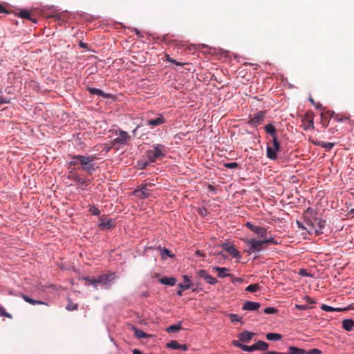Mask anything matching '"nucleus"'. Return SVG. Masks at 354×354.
<instances>
[{
    "mask_svg": "<svg viewBox=\"0 0 354 354\" xmlns=\"http://www.w3.org/2000/svg\"><path fill=\"white\" fill-rule=\"evenodd\" d=\"M115 279L114 272L103 274L97 278H90L88 277H83V280L86 281V285H93L95 289L97 290V285L100 284L104 288H109Z\"/></svg>",
    "mask_w": 354,
    "mask_h": 354,
    "instance_id": "1",
    "label": "nucleus"
},
{
    "mask_svg": "<svg viewBox=\"0 0 354 354\" xmlns=\"http://www.w3.org/2000/svg\"><path fill=\"white\" fill-rule=\"evenodd\" d=\"M71 161L68 162L69 165L76 166L80 164L82 166V169L86 172L91 174L95 170L92 162L95 159V155L84 156L81 155H70Z\"/></svg>",
    "mask_w": 354,
    "mask_h": 354,
    "instance_id": "2",
    "label": "nucleus"
},
{
    "mask_svg": "<svg viewBox=\"0 0 354 354\" xmlns=\"http://www.w3.org/2000/svg\"><path fill=\"white\" fill-rule=\"evenodd\" d=\"M167 152V149L165 145H154L152 149H149L146 152V156L148 162L144 164V167H146L149 162H153L159 158L165 156Z\"/></svg>",
    "mask_w": 354,
    "mask_h": 354,
    "instance_id": "3",
    "label": "nucleus"
},
{
    "mask_svg": "<svg viewBox=\"0 0 354 354\" xmlns=\"http://www.w3.org/2000/svg\"><path fill=\"white\" fill-rule=\"evenodd\" d=\"M250 246L247 252L251 254L254 252H259L264 247V244L261 240H256L255 239H247L245 241Z\"/></svg>",
    "mask_w": 354,
    "mask_h": 354,
    "instance_id": "4",
    "label": "nucleus"
},
{
    "mask_svg": "<svg viewBox=\"0 0 354 354\" xmlns=\"http://www.w3.org/2000/svg\"><path fill=\"white\" fill-rule=\"evenodd\" d=\"M245 226L253 232L259 239H263L268 234L267 229L263 227L253 225L250 222H247Z\"/></svg>",
    "mask_w": 354,
    "mask_h": 354,
    "instance_id": "5",
    "label": "nucleus"
},
{
    "mask_svg": "<svg viewBox=\"0 0 354 354\" xmlns=\"http://www.w3.org/2000/svg\"><path fill=\"white\" fill-rule=\"evenodd\" d=\"M280 149V144L277 138L272 140V146L267 147V156L271 160H275L277 157V152Z\"/></svg>",
    "mask_w": 354,
    "mask_h": 354,
    "instance_id": "6",
    "label": "nucleus"
},
{
    "mask_svg": "<svg viewBox=\"0 0 354 354\" xmlns=\"http://www.w3.org/2000/svg\"><path fill=\"white\" fill-rule=\"evenodd\" d=\"M130 139L131 136L127 132L120 130L118 136L111 142V147H115L118 144L124 145H126Z\"/></svg>",
    "mask_w": 354,
    "mask_h": 354,
    "instance_id": "7",
    "label": "nucleus"
},
{
    "mask_svg": "<svg viewBox=\"0 0 354 354\" xmlns=\"http://www.w3.org/2000/svg\"><path fill=\"white\" fill-rule=\"evenodd\" d=\"M266 117V111H261L255 113L253 116H250L248 124L253 127H257L261 124Z\"/></svg>",
    "mask_w": 354,
    "mask_h": 354,
    "instance_id": "8",
    "label": "nucleus"
},
{
    "mask_svg": "<svg viewBox=\"0 0 354 354\" xmlns=\"http://www.w3.org/2000/svg\"><path fill=\"white\" fill-rule=\"evenodd\" d=\"M153 187V185H144L140 189L135 190L134 193L136 196L140 198H148L151 196L152 189L151 187Z\"/></svg>",
    "mask_w": 354,
    "mask_h": 354,
    "instance_id": "9",
    "label": "nucleus"
},
{
    "mask_svg": "<svg viewBox=\"0 0 354 354\" xmlns=\"http://www.w3.org/2000/svg\"><path fill=\"white\" fill-rule=\"evenodd\" d=\"M326 115L331 117L337 122L350 120V118L348 115L335 113L333 111H327L321 113V117H322L323 119L325 118Z\"/></svg>",
    "mask_w": 354,
    "mask_h": 354,
    "instance_id": "10",
    "label": "nucleus"
},
{
    "mask_svg": "<svg viewBox=\"0 0 354 354\" xmlns=\"http://www.w3.org/2000/svg\"><path fill=\"white\" fill-rule=\"evenodd\" d=\"M309 223L317 234H319L323 232L322 230L324 229L325 225V221L315 218L313 221L310 220Z\"/></svg>",
    "mask_w": 354,
    "mask_h": 354,
    "instance_id": "11",
    "label": "nucleus"
},
{
    "mask_svg": "<svg viewBox=\"0 0 354 354\" xmlns=\"http://www.w3.org/2000/svg\"><path fill=\"white\" fill-rule=\"evenodd\" d=\"M197 274L203 278L209 284L214 285L217 283V280L209 275L206 270H201L197 272Z\"/></svg>",
    "mask_w": 354,
    "mask_h": 354,
    "instance_id": "12",
    "label": "nucleus"
},
{
    "mask_svg": "<svg viewBox=\"0 0 354 354\" xmlns=\"http://www.w3.org/2000/svg\"><path fill=\"white\" fill-rule=\"evenodd\" d=\"M261 304L258 302L248 301L243 304L242 309L244 310L254 311L258 310Z\"/></svg>",
    "mask_w": 354,
    "mask_h": 354,
    "instance_id": "13",
    "label": "nucleus"
},
{
    "mask_svg": "<svg viewBox=\"0 0 354 354\" xmlns=\"http://www.w3.org/2000/svg\"><path fill=\"white\" fill-rule=\"evenodd\" d=\"M183 278H184L185 283L184 284L183 283L178 284L180 290L177 292V295L179 296L183 295V290H187V289L190 288L192 286V284L190 283L189 277L186 275H184Z\"/></svg>",
    "mask_w": 354,
    "mask_h": 354,
    "instance_id": "14",
    "label": "nucleus"
},
{
    "mask_svg": "<svg viewBox=\"0 0 354 354\" xmlns=\"http://www.w3.org/2000/svg\"><path fill=\"white\" fill-rule=\"evenodd\" d=\"M167 347L174 350L187 351L188 349L186 344H180L175 340L170 341L167 344Z\"/></svg>",
    "mask_w": 354,
    "mask_h": 354,
    "instance_id": "15",
    "label": "nucleus"
},
{
    "mask_svg": "<svg viewBox=\"0 0 354 354\" xmlns=\"http://www.w3.org/2000/svg\"><path fill=\"white\" fill-rule=\"evenodd\" d=\"M165 122V119L162 116H160L155 119L148 120L147 124L151 127H157Z\"/></svg>",
    "mask_w": 354,
    "mask_h": 354,
    "instance_id": "16",
    "label": "nucleus"
},
{
    "mask_svg": "<svg viewBox=\"0 0 354 354\" xmlns=\"http://www.w3.org/2000/svg\"><path fill=\"white\" fill-rule=\"evenodd\" d=\"M254 333L249 331H243L240 333L239 337L241 342H248L254 336Z\"/></svg>",
    "mask_w": 354,
    "mask_h": 354,
    "instance_id": "17",
    "label": "nucleus"
},
{
    "mask_svg": "<svg viewBox=\"0 0 354 354\" xmlns=\"http://www.w3.org/2000/svg\"><path fill=\"white\" fill-rule=\"evenodd\" d=\"M213 270L217 272L218 276L221 278H224L225 277H232L231 274L227 273L229 270L226 268L214 267Z\"/></svg>",
    "mask_w": 354,
    "mask_h": 354,
    "instance_id": "18",
    "label": "nucleus"
},
{
    "mask_svg": "<svg viewBox=\"0 0 354 354\" xmlns=\"http://www.w3.org/2000/svg\"><path fill=\"white\" fill-rule=\"evenodd\" d=\"M313 143L316 146L326 149L327 151H330L335 145L333 142H325L319 140H314Z\"/></svg>",
    "mask_w": 354,
    "mask_h": 354,
    "instance_id": "19",
    "label": "nucleus"
},
{
    "mask_svg": "<svg viewBox=\"0 0 354 354\" xmlns=\"http://www.w3.org/2000/svg\"><path fill=\"white\" fill-rule=\"evenodd\" d=\"M159 281L164 285H168L170 286H174L176 283V278L171 277H165L159 279Z\"/></svg>",
    "mask_w": 354,
    "mask_h": 354,
    "instance_id": "20",
    "label": "nucleus"
},
{
    "mask_svg": "<svg viewBox=\"0 0 354 354\" xmlns=\"http://www.w3.org/2000/svg\"><path fill=\"white\" fill-rule=\"evenodd\" d=\"M87 90L88 91L89 93L91 95H97L99 96H102L105 98L109 97V94L105 93L103 91L98 89V88L88 87Z\"/></svg>",
    "mask_w": 354,
    "mask_h": 354,
    "instance_id": "21",
    "label": "nucleus"
},
{
    "mask_svg": "<svg viewBox=\"0 0 354 354\" xmlns=\"http://www.w3.org/2000/svg\"><path fill=\"white\" fill-rule=\"evenodd\" d=\"M224 250L228 252L234 258L241 257L240 252L233 245L225 246L224 248Z\"/></svg>",
    "mask_w": 354,
    "mask_h": 354,
    "instance_id": "22",
    "label": "nucleus"
},
{
    "mask_svg": "<svg viewBox=\"0 0 354 354\" xmlns=\"http://www.w3.org/2000/svg\"><path fill=\"white\" fill-rule=\"evenodd\" d=\"M342 327L347 331H351L354 327V321L351 319H344L342 322Z\"/></svg>",
    "mask_w": 354,
    "mask_h": 354,
    "instance_id": "23",
    "label": "nucleus"
},
{
    "mask_svg": "<svg viewBox=\"0 0 354 354\" xmlns=\"http://www.w3.org/2000/svg\"><path fill=\"white\" fill-rule=\"evenodd\" d=\"M18 16L22 19H27L33 23H37V19L33 18L28 10H21L18 14Z\"/></svg>",
    "mask_w": 354,
    "mask_h": 354,
    "instance_id": "24",
    "label": "nucleus"
},
{
    "mask_svg": "<svg viewBox=\"0 0 354 354\" xmlns=\"http://www.w3.org/2000/svg\"><path fill=\"white\" fill-rule=\"evenodd\" d=\"M100 225L103 228L110 229L113 226V222L110 218H102Z\"/></svg>",
    "mask_w": 354,
    "mask_h": 354,
    "instance_id": "25",
    "label": "nucleus"
},
{
    "mask_svg": "<svg viewBox=\"0 0 354 354\" xmlns=\"http://www.w3.org/2000/svg\"><path fill=\"white\" fill-rule=\"evenodd\" d=\"M306 118L307 120L306 124H304V129L307 130L308 129H314L313 118L310 114H306Z\"/></svg>",
    "mask_w": 354,
    "mask_h": 354,
    "instance_id": "26",
    "label": "nucleus"
},
{
    "mask_svg": "<svg viewBox=\"0 0 354 354\" xmlns=\"http://www.w3.org/2000/svg\"><path fill=\"white\" fill-rule=\"evenodd\" d=\"M287 354H306V351L303 348L291 346L288 347V352Z\"/></svg>",
    "mask_w": 354,
    "mask_h": 354,
    "instance_id": "27",
    "label": "nucleus"
},
{
    "mask_svg": "<svg viewBox=\"0 0 354 354\" xmlns=\"http://www.w3.org/2000/svg\"><path fill=\"white\" fill-rule=\"evenodd\" d=\"M265 131L266 133L271 135V136L274 139V138H277L276 135V129L274 126H273L272 124H268L265 127Z\"/></svg>",
    "mask_w": 354,
    "mask_h": 354,
    "instance_id": "28",
    "label": "nucleus"
},
{
    "mask_svg": "<svg viewBox=\"0 0 354 354\" xmlns=\"http://www.w3.org/2000/svg\"><path fill=\"white\" fill-rule=\"evenodd\" d=\"M255 346H256V350H259V351H266L268 348V343L263 342V341H258L256 344H255Z\"/></svg>",
    "mask_w": 354,
    "mask_h": 354,
    "instance_id": "29",
    "label": "nucleus"
},
{
    "mask_svg": "<svg viewBox=\"0 0 354 354\" xmlns=\"http://www.w3.org/2000/svg\"><path fill=\"white\" fill-rule=\"evenodd\" d=\"M266 338L270 341H278L282 338V335L279 333H269L266 335Z\"/></svg>",
    "mask_w": 354,
    "mask_h": 354,
    "instance_id": "30",
    "label": "nucleus"
},
{
    "mask_svg": "<svg viewBox=\"0 0 354 354\" xmlns=\"http://www.w3.org/2000/svg\"><path fill=\"white\" fill-rule=\"evenodd\" d=\"M262 241L264 244V246L267 245L268 244H272V245H277L278 244V242L272 236H270L268 237L267 235L266 236V238H263V239H262Z\"/></svg>",
    "mask_w": 354,
    "mask_h": 354,
    "instance_id": "31",
    "label": "nucleus"
},
{
    "mask_svg": "<svg viewBox=\"0 0 354 354\" xmlns=\"http://www.w3.org/2000/svg\"><path fill=\"white\" fill-rule=\"evenodd\" d=\"M321 309L324 311H327V312H333V311L340 312V311L344 310L342 308H335L333 307H331V306L326 305V304H322L321 306Z\"/></svg>",
    "mask_w": 354,
    "mask_h": 354,
    "instance_id": "32",
    "label": "nucleus"
},
{
    "mask_svg": "<svg viewBox=\"0 0 354 354\" xmlns=\"http://www.w3.org/2000/svg\"><path fill=\"white\" fill-rule=\"evenodd\" d=\"M260 288L261 287L259 283L250 284L245 288V290L251 292H255L259 290Z\"/></svg>",
    "mask_w": 354,
    "mask_h": 354,
    "instance_id": "33",
    "label": "nucleus"
},
{
    "mask_svg": "<svg viewBox=\"0 0 354 354\" xmlns=\"http://www.w3.org/2000/svg\"><path fill=\"white\" fill-rule=\"evenodd\" d=\"M182 328L181 324H176V325H171L169 327H168L166 330L168 333H175L178 330H180Z\"/></svg>",
    "mask_w": 354,
    "mask_h": 354,
    "instance_id": "34",
    "label": "nucleus"
},
{
    "mask_svg": "<svg viewBox=\"0 0 354 354\" xmlns=\"http://www.w3.org/2000/svg\"><path fill=\"white\" fill-rule=\"evenodd\" d=\"M133 329L135 333V336L138 338L142 339V338H145L147 336V335L142 330H140L135 327H133Z\"/></svg>",
    "mask_w": 354,
    "mask_h": 354,
    "instance_id": "35",
    "label": "nucleus"
},
{
    "mask_svg": "<svg viewBox=\"0 0 354 354\" xmlns=\"http://www.w3.org/2000/svg\"><path fill=\"white\" fill-rule=\"evenodd\" d=\"M11 101L10 97H6L3 91H0V104H8Z\"/></svg>",
    "mask_w": 354,
    "mask_h": 354,
    "instance_id": "36",
    "label": "nucleus"
},
{
    "mask_svg": "<svg viewBox=\"0 0 354 354\" xmlns=\"http://www.w3.org/2000/svg\"><path fill=\"white\" fill-rule=\"evenodd\" d=\"M0 316L1 317H6L9 319H12V316L11 314L7 313L5 310V308L0 305Z\"/></svg>",
    "mask_w": 354,
    "mask_h": 354,
    "instance_id": "37",
    "label": "nucleus"
},
{
    "mask_svg": "<svg viewBox=\"0 0 354 354\" xmlns=\"http://www.w3.org/2000/svg\"><path fill=\"white\" fill-rule=\"evenodd\" d=\"M243 351H248V352H252V351H257L256 350V346H255V344L252 345V346H247V345H243Z\"/></svg>",
    "mask_w": 354,
    "mask_h": 354,
    "instance_id": "38",
    "label": "nucleus"
},
{
    "mask_svg": "<svg viewBox=\"0 0 354 354\" xmlns=\"http://www.w3.org/2000/svg\"><path fill=\"white\" fill-rule=\"evenodd\" d=\"M77 308H78V305L77 304H73L71 302L68 303V305L66 307V308L68 310H77Z\"/></svg>",
    "mask_w": 354,
    "mask_h": 354,
    "instance_id": "39",
    "label": "nucleus"
},
{
    "mask_svg": "<svg viewBox=\"0 0 354 354\" xmlns=\"http://www.w3.org/2000/svg\"><path fill=\"white\" fill-rule=\"evenodd\" d=\"M277 310L273 307H267L264 309V313L266 314H275Z\"/></svg>",
    "mask_w": 354,
    "mask_h": 354,
    "instance_id": "40",
    "label": "nucleus"
},
{
    "mask_svg": "<svg viewBox=\"0 0 354 354\" xmlns=\"http://www.w3.org/2000/svg\"><path fill=\"white\" fill-rule=\"evenodd\" d=\"M229 317L232 322H240L241 320V317H239L236 314H230Z\"/></svg>",
    "mask_w": 354,
    "mask_h": 354,
    "instance_id": "41",
    "label": "nucleus"
},
{
    "mask_svg": "<svg viewBox=\"0 0 354 354\" xmlns=\"http://www.w3.org/2000/svg\"><path fill=\"white\" fill-rule=\"evenodd\" d=\"M89 212L93 215H100V209L95 206H93L89 209Z\"/></svg>",
    "mask_w": 354,
    "mask_h": 354,
    "instance_id": "42",
    "label": "nucleus"
},
{
    "mask_svg": "<svg viewBox=\"0 0 354 354\" xmlns=\"http://www.w3.org/2000/svg\"><path fill=\"white\" fill-rule=\"evenodd\" d=\"M322 352L318 348H313L308 351H306V354H322Z\"/></svg>",
    "mask_w": 354,
    "mask_h": 354,
    "instance_id": "43",
    "label": "nucleus"
},
{
    "mask_svg": "<svg viewBox=\"0 0 354 354\" xmlns=\"http://www.w3.org/2000/svg\"><path fill=\"white\" fill-rule=\"evenodd\" d=\"M28 303H29V304H30L32 305H36V304H45V305H46V304L43 302V301L35 300V299H31V298H30V299L28 300Z\"/></svg>",
    "mask_w": 354,
    "mask_h": 354,
    "instance_id": "44",
    "label": "nucleus"
},
{
    "mask_svg": "<svg viewBox=\"0 0 354 354\" xmlns=\"http://www.w3.org/2000/svg\"><path fill=\"white\" fill-rule=\"evenodd\" d=\"M76 182L78 185H84V186H86L87 185V182L86 180L82 178H76Z\"/></svg>",
    "mask_w": 354,
    "mask_h": 354,
    "instance_id": "45",
    "label": "nucleus"
},
{
    "mask_svg": "<svg viewBox=\"0 0 354 354\" xmlns=\"http://www.w3.org/2000/svg\"><path fill=\"white\" fill-rule=\"evenodd\" d=\"M225 167L229 169H234L238 167V163L236 162H228L225 164Z\"/></svg>",
    "mask_w": 354,
    "mask_h": 354,
    "instance_id": "46",
    "label": "nucleus"
},
{
    "mask_svg": "<svg viewBox=\"0 0 354 354\" xmlns=\"http://www.w3.org/2000/svg\"><path fill=\"white\" fill-rule=\"evenodd\" d=\"M232 344L236 346V347H238L241 349L243 350V345L242 343H241L239 341H237V340H233Z\"/></svg>",
    "mask_w": 354,
    "mask_h": 354,
    "instance_id": "47",
    "label": "nucleus"
},
{
    "mask_svg": "<svg viewBox=\"0 0 354 354\" xmlns=\"http://www.w3.org/2000/svg\"><path fill=\"white\" fill-rule=\"evenodd\" d=\"M329 118H331V117L330 116H327L326 115L325 118H322V122L323 124V125H324L325 127H327L328 125V123H329Z\"/></svg>",
    "mask_w": 354,
    "mask_h": 354,
    "instance_id": "48",
    "label": "nucleus"
},
{
    "mask_svg": "<svg viewBox=\"0 0 354 354\" xmlns=\"http://www.w3.org/2000/svg\"><path fill=\"white\" fill-rule=\"evenodd\" d=\"M295 308L297 309V310H306L308 308H309V307L306 305H299V304H296L295 305Z\"/></svg>",
    "mask_w": 354,
    "mask_h": 354,
    "instance_id": "49",
    "label": "nucleus"
},
{
    "mask_svg": "<svg viewBox=\"0 0 354 354\" xmlns=\"http://www.w3.org/2000/svg\"><path fill=\"white\" fill-rule=\"evenodd\" d=\"M161 254L162 256L167 255L169 257H171V255L170 254V251L166 248L161 250Z\"/></svg>",
    "mask_w": 354,
    "mask_h": 354,
    "instance_id": "50",
    "label": "nucleus"
},
{
    "mask_svg": "<svg viewBox=\"0 0 354 354\" xmlns=\"http://www.w3.org/2000/svg\"><path fill=\"white\" fill-rule=\"evenodd\" d=\"M0 13H6L10 14L11 13L10 11L8 10L6 8H5L1 3H0Z\"/></svg>",
    "mask_w": 354,
    "mask_h": 354,
    "instance_id": "51",
    "label": "nucleus"
},
{
    "mask_svg": "<svg viewBox=\"0 0 354 354\" xmlns=\"http://www.w3.org/2000/svg\"><path fill=\"white\" fill-rule=\"evenodd\" d=\"M263 354H287V353H279L277 351H267Z\"/></svg>",
    "mask_w": 354,
    "mask_h": 354,
    "instance_id": "52",
    "label": "nucleus"
},
{
    "mask_svg": "<svg viewBox=\"0 0 354 354\" xmlns=\"http://www.w3.org/2000/svg\"><path fill=\"white\" fill-rule=\"evenodd\" d=\"M314 106L317 109H323L322 104L319 102L315 103Z\"/></svg>",
    "mask_w": 354,
    "mask_h": 354,
    "instance_id": "53",
    "label": "nucleus"
},
{
    "mask_svg": "<svg viewBox=\"0 0 354 354\" xmlns=\"http://www.w3.org/2000/svg\"><path fill=\"white\" fill-rule=\"evenodd\" d=\"M305 299H306V301H308L310 304H314L315 303L314 301L310 297H309L308 296H306L305 297Z\"/></svg>",
    "mask_w": 354,
    "mask_h": 354,
    "instance_id": "54",
    "label": "nucleus"
},
{
    "mask_svg": "<svg viewBox=\"0 0 354 354\" xmlns=\"http://www.w3.org/2000/svg\"><path fill=\"white\" fill-rule=\"evenodd\" d=\"M21 297L24 299V300L26 302H28V300L30 299V297H28L27 295H21Z\"/></svg>",
    "mask_w": 354,
    "mask_h": 354,
    "instance_id": "55",
    "label": "nucleus"
},
{
    "mask_svg": "<svg viewBox=\"0 0 354 354\" xmlns=\"http://www.w3.org/2000/svg\"><path fill=\"white\" fill-rule=\"evenodd\" d=\"M133 354H142L141 353V351H140L138 349H136V348L133 350Z\"/></svg>",
    "mask_w": 354,
    "mask_h": 354,
    "instance_id": "56",
    "label": "nucleus"
},
{
    "mask_svg": "<svg viewBox=\"0 0 354 354\" xmlns=\"http://www.w3.org/2000/svg\"><path fill=\"white\" fill-rule=\"evenodd\" d=\"M235 281H237V282H241L243 281V279H241V278H234L233 280H232V282H235Z\"/></svg>",
    "mask_w": 354,
    "mask_h": 354,
    "instance_id": "57",
    "label": "nucleus"
},
{
    "mask_svg": "<svg viewBox=\"0 0 354 354\" xmlns=\"http://www.w3.org/2000/svg\"><path fill=\"white\" fill-rule=\"evenodd\" d=\"M134 32H135L137 35H138V36H140V34H141L140 31L138 29H137V28H135V29H134Z\"/></svg>",
    "mask_w": 354,
    "mask_h": 354,
    "instance_id": "58",
    "label": "nucleus"
},
{
    "mask_svg": "<svg viewBox=\"0 0 354 354\" xmlns=\"http://www.w3.org/2000/svg\"><path fill=\"white\" fill-rule=\"evenodd\" d=\"M196 254L197 256H198V257L203 256L202 252H201V251H199V250H197V251L196 252Z\"/></svg>",
    "mask_w": 354,
    "mask_h": 354,
    "instance_id": "59",
    "label": "nucleus"
},
{
    "mask_svg": "<svg viewBox=\"0 0 354 354\" xmlns=\"http://www.w3.org/2000/svg\"><path fill=\"white\" fill-rule=\"evenodd\" d=\"M6 92H7L8 94H10L12 93L11 91H10V88H8L5 90Z\"/></svg>",
    "mask_w": 354,
    "mask_h": 354,
    "instance_id": "60",
    "label": "nucleus"
},
{
    "mask_svg": "<svg viewBox=\"0 0 354 354\" xmlns=\"http://www.w3.org/2000/svg\"><path fill=\"white\" fill-rule=\"evenodd\" d=\"M309 100L310 101V102H311L313 105H315V104L316 103V102H315V100H314L312 97H310V98L309 99Z\"/></svg>",
    "mask_w": 354,
    "mask_h": 354,
    "instance_id": "61",
    "label": "nucleus"
},
{
    "mask_svg": "<svg viewBox=\"0 0 354 354\" xmlns=\"http://www.w3.org/2000/svg\"><path fill=\"white\" fill-rule=\"evenodd\" d=\"M169 62H174V63H176V64L178 65H181V64L178 63V62H176L175 60H173V59H169Z\"/></svg>",
    "mask_w": 354,
    "mask_h": 354,
    "instance_id": "62",
    "label": "nucleus"
},
{
    "mask_svg": "<svg viewBox=\"0 0 354 354\" xmlns=\"http://www.w3.org/2000/svg\"><path fill=\"white\" fill-rule=\"evenodd\" d=\"M349 214H352V215H354V208H353V209H351L349 211Z\"/></svg>",
    "mask_w": 354,
    "mask_h": 354,
    "instance_id": "63",
    "label": "nucleus"
},
{
    "mask_svg": "<svg viewBox=\"0 0 354 354\" xmlns=\"http://www.w3.org/2000/svg\"><path fill=\"white\" fill-rule=\"evenodd\" d=\"M209 189L212 190L214 189V187L212 185H209Z\"/></svg>",
    "mask_w": 354,
    "mask_h": 354,
    "instance_id": "64",
    "label": "nucleus"
}]
</instances>
